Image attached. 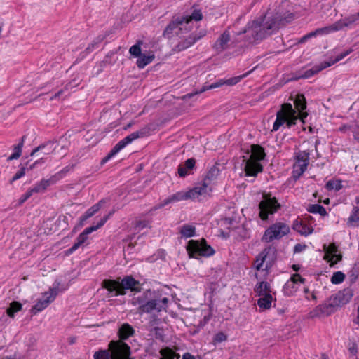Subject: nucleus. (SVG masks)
<instances>
[{
  "label": "nucleus",
  "mask_w": 359,
  "mask_h": 359,
  "mask_svg": "<svg viewBox=\"0 0 359 359\" xmlns=\"http://www.w3.org/2000/svg\"><path fill=\"white\" fill-rule=\"evenodd\" d=\"M196 159L194 158H188L184 161L183 165H180L177 172L180 177H185L188 175L191 174V171L195 168Z\"/></svg>",
  "instance_id": "5701e85b"
},
{
  "label": "nucleus",
  "mask_w": 359,
  "mask_h": 359,
  "mask_svg": "<svg viewBox=\"0 0 359 359\" xmlns=\"http://www.w3.org/2000/svg\"><path fill=\"white\" fill-rule=\"evenodd\" d=\"M294 158V165L303 168V165H304L305 169H307L309 163V153L307 151H299V152L296 153Z\"/></svg>",
  "instance_id": "cd10ccee"
},
{
  "label": "nucleus",
  "mask_w": 359,
  "mask_h": 359,
  "mask_svg": "<svg viewBox=\"0 0 359 359\" xmlns=\"http://www.w3.org/2000/svg\"><path fill=\"white\" fill-rule=\"evenodd\" d=\"M330 33V32L328 28V26L324 27L322 28H318L313 32H311L305 34L302 37H301L298 41V43H304L305 42H306L309 39H310L311 38L316 37L318 35H324V34H327Z\"/></svg>",
  "instance_id": "c85d7f7f"
},
{
  "label": "nucleus",
  "mask_w": 359,
  "mask_h": 359,
  "mask_svg": "<svg viewBox=\"0 0 359 359\" xmlns=\"http://www.w3.org/2000/svg\"><path fill=\"white\" fill-rule=\"evenodd\" d=\"M180 233L184 238H191L196 234V228L189 224H184L180 229Z\"/></svg>",
  "instance_id": "a19ab883"
},
{
  "label": "nucleus",
  "mask_w": 359,
  "mask_h": 359,
  "mask_svg": "<svg viewBox=\"0 0 359 359\" xmlns=\"http://www.w3.org/2000/svg\"><path fill=\"white\" fill-rule=\"evenodd\" d=\"M342 259V255L341 254H337V252L334 255H332V257L330 259L331 262L330 266H333L337 264Z\"/></svg>",
  "instance_id": "0e129e2a"
},
{
  "label": "nucleus",
  "mask_w": 359,
  "mask_h": 359,
  "mask_svg": "<svg viewBox=\"0 0 359 359\" xmlns=\"http://www.w3.org/2000/svg\"><path fill=\"white\" fill-rule=\"evenodd\" d=\"M290 232V227L283 222H276L265 230L262 241L269 243L279 240Z\"/></svg>",
  "instance_id": "1a4fd4ad"
},
{
  "label": "nucleus",
  "mask_w": 359,
  "mask_h": 359,
  "mask_svg": "<svg viewBox=\"0 0 359 359\" xmlns=\"http://www.w3.org/2000/svg\"><path fill=\"white\" fill-rule=\"evenodd\" d=\"M22 305L20 302L17 301L12 302L8 309H6V313L10 318H14L15 313L21 311Z\"/></svg>",
  "instance_id": "58836bf2"
},
{
  "label": "nucleus",
  "mask_w": 359,
  "mask_h": 359,
  "mask_svg": "<svg viewBox=\"0 0 359 359\" xmlns=\"http://www.w3.org/2000/svg\"><path fill=\"white\" fill-rule=\"evenodd\" d=\"M111 359H134L130 346L122 341H111L108 344Z\"/></svg>",
  "instance_id": "9b49d317"
},
{
  "label": "nucleus",
  "mask_w": 359,
  "mask_h": 359,
  "mask_svg": "<svg viewBox=\"0 0 359 359\" xmlns=\"http://www.w3.org/2000/svg\"><path fill=\"white\" fill-rule=\"evenodd\" d=\"M236 230L237 233L241 240H245L250 238V230L245 224H243L241 226H238Z\"/></svg>",
  "instance_id": "49530a36"
},
{
  "label": "nucleus",
  "mask_w": 359,
  "mask_h": 359,
  "mask_svg": "<svg viewBox=\"0 0 359 359\" xmlns=\"http://www.w3.org/2000/svg\"><path fill=\"white\" fill-rule=\"evenodd\" d=\"M187 251L189 256L192 258H196L197 256L210 257L215 252V250L207 244L205 238L190 240L187 245Z\"/></svg>",
  "instance_id": "423d86ee"
},
{
  "label": "nucleus",
  "mask_w": 359,
  "mask_h": 359,
  "mask_svg": "<svg viewBox=\"0 0 359 359\" xmlns=\"http://www.w3.org/2000/svg\"><path fill=\"white\" fill-rule=\"evenodd\" d=\"M102 287L109 292H114L111 296H123L126 294V290L140 292L142 290L141 284L132 276H126L120 282L118 279H104L102 282Z\"/></svg>",
  "instance_id": "7ed1b4c3"
},
{
  "label": "nucleus",
  "mask_w": 359,
  "mask_h": 359,
  "mask_svg": "<svg viewBox=\"0 0 359 359\" xmlns=\"http://www.w3.org/2000/svg\"><path fill=\"white\" fill-rule=\"evenodd\" d=\"M113 212H110L107 215H105L102 218L100 219V221L97 223L96 225H93L91 226L86 228L83 232H81L78 237L76 238V242L74 245L69 249L65 251L66 255H69L75 252L80 246L86 243V241L88 238V235L93 231H97L98 229L101 228L104 224L107 222L109 217L112 215Z\"/></svg>",
  "instance_id": "0eeeda50"
},
{
  "label": "nucleus",
  "mask_w": 359,
  "mask_h": 359,
  "mask_svg": "<svg viewBox=\"0 0 359 359\" xmlns=\"http://www.w3.org/2000/svg\"><path fill=\"white\" fill-rule=\"evenodd\" d=\"M272 300V295L271 294H266L264 296H261L260 298L257 299V304L260 309H269L271 306Z\"/></svg>",
  "instance_id": "c9c22d12"
},
{
  "label": "nucleus",
  "mask_w": 359,
  "mask_h": 359,
  "mask_svg": "<svg viewBox=\"0 0 359 359\" xmlns=\"http://www.w3.org/2000/svg\"><path fill=\"white\" fill-rule=\"evenodd\" d=\"M347 224L349 226H359V208L354 206L353 210L348 218Z\"/></svg>",
  "instance_id": "e433bc0d"
},
{
  "label": "nucleus",
  "mask_w": 359,
  "mask_h": 359,
  "mask_svg": "<svg viewBox=\"0 0 359 359\" xmlns=\"http://www.w3.org/2000/svg\"><path fill=\"white\" fill-rule=\"evenodd\" d=\"M228 337L226 334H224L222 332H219L214 335L212 339V343L213 344L216 345L217 344L226 341Z\"/></svg>",
  "instance_id": "6e6d98bb"
},
{
  "label": "nucleus",
  "mask_w": 359,
  "mask_h": 359,
  "mask_svg": "<svg viewBox=\"0 0 359 359\" xmlns=\"http://www.w3.org/2000/svg\"><path fill=\"white\" fill-rule=\"evenodd\" d=\"M251 72L252 71H249V72H248L245 74H243L242 75L228 79L224 81V84H226L227 86L236 85V83L240 82L242 79H243V78L246 77L247 76H248L251 73Z\"/></svg>",
  "instance_id": "09e8293b"
},
{
  "label": "nucleus",
  "mask_w": 359,
  "mask_h": 359,
  "mask_svg": "<svg viewBox=\"0 0 359 359\" xmlns=\"http://www.w3.org/2000/svg\"><path fill=\"white\" fill-rule=\"evenodd\" d=\"M206 32L201 30L198 32H192L186 38L181 39L180 41L173 46L172 51L180 53L193 46L198 41L205 36Z\"/></svg>",
  "instance_id": "ddd939ff"
},
{
  "label": "nucleus",
  "mask_w": 359,
  "mask_h": 359,
  "mask_svg": "<svg viewBox=\"0 0 359 359\" xmlns=\"http://www.w3.org/2000/svg\"><path fill=\"white\" fill-rule=\"evenodd\" d=\"M94 359H111V353L109 348L107 349H99L95 351L93 354Z\"/></svg>",
  "instance_id": "de8ad7c7"
},
{
  "label": "nucleus",
  "mask_w": 359,
  "mask_h": 359,
  "mask_svg": "<svg viewBox=\"0 0 359 359\" xmlns=\"http://www.w3.org/2000/svg\"><path fill=\"white\" fill-rule=\"evenodd\" d=\"M28 165V162H26L25 164H20V170L12 177V178L9 180V184H12L15 181L20 179L21 177L25 175V172L27 170V168Z\"/></svg>",
  "instance_id": "79ce46f5"
},
{
  "label": "nucleus",
  "mask_w": 359,
  "mask_h": 359,
  "mask_svg": "<svg viewBox=\"0 0 359 359\" xmlns=\"http://www.w3.org/2000/svg\"><path fill=\"white\" fill-rule=\"evenodd\" d=\"M280 208L281 205L276 197H271V194H264L259 203V216L262 220L266 221L270 215L277 212Z\"/></svg>",
  "instance_id": "6e6552de"
},
{
  "label": "nucleus",
  "mask_w": 359,
  "mask_h": 359,
  "mask_svg": "<svg viewBox=\"0 0 359 359\" xmlns=\"http://www.w3.org/2000/svg\"><path fill=\"white\" fill-rule=\"evenodd\" d=\"M154 332L155 337L157 339H160L161 341L164 340V334L161 329H160L159 327H155Z\"/></svg>",
  "instance_id": "69168bd1"
},
{
  "label": "nucleus",
  "mask_w": 359,
  "mask_h": 359,
  "mask_svg": "<svg viewBox=\"0 0 359 359\" xmlns=\"http://www.w3.org/2000/svg\"><path fill=\"white\" fill-rule=\"evenodd\" d=\"M56 144L57 142L55 141H48L43 144L44 146V154L48 155L53 153L56 149Z\"/></svg>",
  "instance_id": "864d4df0"
},
{
  "label": "nucleus",
  "mask_w": 359,
  "mask_h": 359,
  "mask_svg": "<svg viewBox=\"0 0 359 359\" xmlns=\"http://www.w3.org/2000/svg\"><path fill=\"white\" fill-rule=\"evenodd\" d=\"M255 292L257 296H264L266 294H271L270 284L266 281H261L256 284L255 287Z\"/></svg>",
  "instance_id": "f704fd0d"
},
{
  "label": "nucleus",
  "mask_w": 359,
  "mask_h": 359,
  "mask_svg": "<svg viewBox=\"0 0 359 359\" xmlns=\"http://www.w3.org/2000/svg\"><path fill=\"white\" fill-rule=\"evenodd\" d=\"M135 334L134 328L128 323H123L118 329V336L119 341H123Z\"/></svg>",
  "instance_id": "bb28decb"
},
{
  "label": "nucleus",
  "mask_w": 359,
  "mask_h": 359,
  "mask_svg": "<svg viewBox=\"0 0 359 359\" xmlns=\"http://www.w3.org/2000/svg\"><path fill=\"white\" fill-rule=\"evenodd\" d=\"M189 19V22L191 20L196 22L200 21L203 19V14L200 9H194L190 16H186Z\"/></svg>",
  "instance_id": "4d7b16f0"
},
{
  "label": "nucleus",
  "mask_w": 359,
  "mask_h": 359,
  "mask_svg": "<svg viewBox=\"0 0 359 359\" xmlns=\"http://www.w3.org/2000/svg\"><path fill=\"white\" fill-rule=\"evenodd\" d=\"M168 303V298L163 297L162 292L158 290H147L140 296L133 299L134 305L139 304V312L146 313L166 311Z\"/></svg>",
  "instance_id": "f257e3e1"
},
{
  "label": "nucleus",
  "mask_w": 359,
  "mask_h": 359,
  "mask_svg": "<svg viewBox=\"0 0 359 359\" xmlns=\"http://www.w3.org/2000/svg\"><path fill=\"white\" fill-rule=\"evenodd\" d=\"M106 203L105 199L99 201L97 203L89 208L79 218V227H82L88 219L95 215Z\"/></svg>",
  "instance_id": "4be33fe9"
},
{
  "label": "nucleus",
  "mask_w": 359,
  "mask_h": 359,
  "mask_svg": "<svg viewBox=\"0 0 359 359\" xmlns=\"http://www.w3.org/2000/svg\"><path fill=\"white\" fill-rule=\"evenodd\" d=\"M353 51V49L350 48L348 50H345L344 52L338 55L334 59L330 60L328 62H329V63H330V66H332V65L335 64L336 62L340 61L341 60L344 59L345 57L348 55Z\"/></svg>",
  "instance_id": "5fc2aeb1"
},
{
  "label": "nucleus",
  "mask_w": 359,
  "mask_h": 359,
  "mask_svg": "<svg viewBox=\"0 0 359 359\" xmlns=\"http://www.w3.org/2000/svg\"><path fill=\"white\" fill-rule=\"evenodd\" d=\"M184 23H189V19L187 17L173 18L165 28L163 32V36L168 39H171L175 33L177 34L179 30L182 29L181 26Z\"/></svg>",
  "instance_id": "4468645a"
},
{
  "label": "nucleus",
  "mask_w": 359,
  "mask_h": 359,
  "mask_svg": "<svg viewBox=\"0 0 359 359\" xmlns=\"http://www.w3.org/2000/svg\"><path fill=\"white\" fill-rule=\"evenodd\" d=\"M329 67H330V63H329L328 61H324L321 62L320 65L314 66L311 69L306 70L302 69V74H301L300 77H303V79L311 78L315 74H317L320 71Z\"/></svg>",
  "instance_id": "a878e982"
},
{
  "label": "nucleus",
  "mask_w": 359,
  "mask_h": 359,
  "mask_svg": "<svg viewBox=\"0 0 359 359\" xmlns=\"http://www.w3.org/2000/svg\"><path fill=\"white\" fill-rule=\"evenodd\" d=\"M342 187V181L339 180H330L325 184V188L328 191H339Z\"/></svg>",
  "instance_id": "37998d69"
},
{
  "label": "nucleus",
  "mask_w": 359,
  "mask_h": 359,
  "mask_svg": "<svg viewBox=\"0 0 359 359\" xmlns=\"http://www.w3.org/2000/svg\"><path fill=\"white\" fill-rule=\"evenodd\" d=\"M294 107L297 110L299 111V116L304 123V118H305L308 114L303 111L306 109V101L303 94H298L294 100Z\"/></svg>",
  "instance_id": "393cba45"
},
{
  "label": "nucleus",
  "mask_w": 359,
  "mask_h": 359,
  "mask_svg": "<svg viewBox=\"0 0 359 359\" xmlns=\"http://www.w3.org/2000/svg\"><path fill=\"white\" fill-rule=\"evenodd\" d=\"M118 152H119V151H118V149L115 147H114L111 149V151L108 153V154L102 159L100 164L101 165L105 164L107 162H108L112 157H114Z\"/></svg>",
  "instance_id": "052dcab7"
},
{
  "label": "nucleus",
  "mask_w": 359,
  "mask_h": 359,
  "mask_svg": "<svg viewBox=\"0 0 359 359\" xmlns=\"http://www.w3.org/2000/svg\"><path fill=\"white\" fill-rule=\"evenodd\" d=\"M354 139L359 142V126L355 125L351 128Z\"/></svg>",
  "instance_id": "774afa93"
},
{
  "label": "nucleus",
  "mask_w": 359,
  "mask_h": 359,
  "mask_svg": "<svg viewBox=\"0 0 359 359\" xmlns=\"http://www.w3.org/2000/svg\"><path fill=\"white\" fill-rule=\"evenodd\" d=\"M224 84V81H223L222 80H220L219 81L212 83L210 85H205L200 90H198L197 91H195L194 93H187V95H185L184 96V99L191 98V97H194V95L202 93L208 90L219 88Z\"/></svg>",
  "instance_id": "473e14b6"
},
{
  "label": "nucleus",
  "mask_w": 359,
  "mask_h": 359,
  "mask_svg": "<svg viewBox=\"0 0 359 359\" xmlns=\"http://www.w3.org/2000/svg\"><path fill=\"white\" fill-rule=\"evenodd\" d=\"M338 251V248L335 245V243H331L327 248L326 252L327 254L334 255Z\"/></svg>",
  "instance_id": "338daca9"
},
{
  "label": "nucleus",
  "mask_w": 359,
  "mask_h": 359,
  "mask_svg": "<svg viewBox=\"0 0 359 359\" xmlns=\"http://www.w3.org/2000/svg\"><path fill=\"white\" fill-rule=\"evenodd\" d=\"M359 20V12L345 17L334 24L328 26L330 33L343 29L344 27H347L355 23Z\"/></svg>",
  "instance_id": "f3484780"
},
{
  "label": "nucleus",
  "mask_w": 359,
  "mask_h": 359,
  "mask_svg": "<svg viewBox=\"0 0 359 359\" xmlns=\"http://www.w3.org/2000/svg\"><path fill=\"white\" fill-rule=\"evenodd\" d=\"M149 133V129L147 128H144L140 129V130L133 132L130 135L125 137L123 139L120 140L114 147L118 149V151L122 150L127 145L132 143L134 140L144 137Z\"/></svg>",
  "instance_id": "dca6fc26"
},
{
  "label": "nucleus",
  "mask_w": 359,
  "mask_h": 359,
  "mask_svg": "<svg viewBox=\"0 0 359 359\" xmlns=\"http://www.w3.org/2000/svg\"><path fill=\"white\" fill-rule=\"evenodd\" d=\"M266 157L264 149L259 144H253L251 145V156L250 158H252L256 161H261Z\"/></svg>",
  "instance_id": "c756f323"
},
{
  "label": "nucleus",
  "mask_w": 359,
  "mask_h": 359,
  "mask_svg": "<svg viewBox=\"0 0 359 359\" xmlns=\"http://www.w3.org/2000/svg\"><path fill=\"white\" fill-rule=\"evenodd\" d=\"M300 118L297 115L295 109L290 103H284L281 109L276 113V118L273 125L272 131H277L280 126L286 123L287 128H290L296 124L297 119Z\"/></svg>",
  "instance_id": "20e7f679"
},
{
  "label": "nucleus",
  "mask_w": 359,
  "mask_h": 359,
  "mask_svg": "<svg viewBox=\"0 0 359 359\" xmlns=\"http://www.w3.org/2000/svg\"><path fill=\"white\" fill-rule=\"evenodd\" d=\"M230 33L225 30L217 39L213 45V48L218 53L224 50L227 48V43L230 41Z\"/></svg>",
  "instance_id": "b1692460"
},
{
  "label": "nucleus",
  "mask_w": 359,
  "mask_h": 359,
  "mask_svg": "<svg viewBox=\"0 0 359 359\" xmlns=\"http://www.w3.org/2000/svg\"><path fill=\"white\" fill-rule=\"evenodd\" d=\"M307 211L313 214H319L322 217L327 215L325 208L320 204L309 205Z\"/></svg>",
  "instance_id": "ea45409f"
},
{
  "label": "nucleus",
  "mask_w": 359,
  "mask_h": 359,
  "mask_svg": "<svg viewBox=\"0 0 359 359\" xmlns=\"http://www.w3.org/2000/svg\"><path fill=\"white\" fill-rule=\"evenodd\" d=\"M142 44V41H137V43L130 48L129 53L131 55L137 57L140 56L141 53V45Z\"/></svg>",
  "instance_id": "3c124183"
},
{
  "label": "nucleus",
  "mask_w": 359,
  "mask_h": 359,
  "mask_svg": "<svg viewBox=\"0 0 359 359\" xmlns=\"http://www.w3.org/2000/svg\"><path fill=\"white\" fill-rule=\"evenodd\" d=\"M138 59L137 60L136 64L138 68L143 69L144 67H146L147 65L150 64L153 60L154 59V55H147L145 54H141L140 56L137 57Z\"/></svg>",
  "instance_id": "4c0bfd02"
},
{
  "label": "nucleus",
  "mask_w": 359,
  "mask_h": 359,
  "mask_svg": "<svg viewBox=\"0 0 359 359\" xmlns=\"http://www.w3.org/2000/svg\"><path fill=\"white\" fill-rule=\"evenodd\" d=\"M59 285V283H57L56 284L55 283L53 287H50L49 292H46L43 294L42 298L38 299L36 304L32 307L31 312L32 314L36 315L39 312L42 311L55 300V297L58 294Z\"/></svg>",
  "instance_id": "9d476101"
},
{
  "label": "nucleus",
  "mask_w": 359,
  "mask_h": 359,
  "mask_svg": "<svg viewBox=\"0 0 359 359\" xmlns=\"http://www.w3.org/2000/svg\"><path fill=\"white\" fill-rule=\"evenodd\" d=\"M219 172L220 170L216 165H212L207 172L201 186L187 191V192H190V199H194L200 195H209L212 191V182L216 180Z\"/></svg>",
  "instance_id": "39448f33"
},
{
  "label": "nucleus",
  "mask_w": 359,
  "mask_h": 359,
  "mask_svg": "<svg viewBox=\"0 0 359 359\" xmlns=\"http://www.w3.org/2000/svg\"><path fill=\"white\" fill-rule=\"evenodd\" d=\"M279 29V23L276 18H269L263 25L258 20H253L247 24L246 27L238 34L249 33L255 41L262 40L273 34Z\"/></svg>",
  "instance_id": "f03ea898"
},
{
  "label": "nucleus",
  "mask_w": 359,
  "mask_h": 359,
  "mask_svg": "<svg viewBox=\"0 0 359 359\" xmlns=\"http://www.w3.org/2000/svg\"><path fill=\"white\" fill-rule=\"evenodd\" d=\"M293 229L304 236L311 234L313 231L312 227L308 226L307 224L302 221L299 222L297 219L294 222Z\"/></svg>",
  "instance_id": "2f4dec72"
},
{
  "label": "nucleus",
  "mask_w": 359,
  "mask_h": 359,
  "mask_svg": "<svg viewBox=\"0 0 359 359\" xmlns=\"http://www.w3.org/2000/svg\"><path fill=\"white\" fill-rule=\"evenodd\" d=\"M26 139V135H23L20 142L13 146V152L7 158V161H11L15 159H18L20 157L22 154V147L24 146V143Z\"/></svg>",
  "instance_id": "72a5a7b5"
},
{
  "label": "nucleus",
  "mask_w": 359,
  "mask_h": 359,
  "mask_svg": "<svg viewBox=\"0 0 359 359\" xmlns=\"http://www.w3.org/2000/svg\"><path fill=\"white\" fill-rule=\"evenodd\" d=\"M118 152H119V151H118V149L115 147H114L111 149V151L108 153V154L102 159L100 164L101 165L105 164L107 162H108L112 157H114Z\"/></svg>",
  "instance_id": "680f3d73"
},
{
  "label": "nucleus",
  "mask_w": 359,
  "mask_h": 359,
  "mask_svg": "<svg viewBox=\"0 0 359 359\" xmlns=\"http://www.w3.org/2000/svg\"><path fill=\"white\" fill-rule=\"evenodd\" d=\"M276 259V250L273 247L264 248L256 257L255 269L259 271L266 262V269L269 270Z\"/></svg>",
  "instance_id": "f8f14e48"
},
{
  "label": "nucleus",
  "mask_w": 359,
  "mask_h": 359,
  "mask_svg": "<svg viewBox=\"0 0 359 359\" xmlns=\"http://www.w3.org/2000/svg\"><path fill=\"white\" fill-rule=\"evenodd\" d=\"M190 199V192H187L185 191H177L172 195H170L166 198H165L163 201H162L158 204H156L157 208L161 209L164 208L165 206L175 203L181 201H184Z\"/></svg>",
  "instance_id": "6ab92c4d"
},
{
  "label": "nucleus",
  "mask_w": 359,
  "mask_h": 359,
  "mask_svg": "<svg viewBox=\"0 0 359 359\" xmlns=\"http://www.w3.org/2000/svg\"><path fill=\"white\" fill-rule=\"evenodd\" d=\"M244 171L248 177H257L258 173L263 171V165L260 162L254 161L252 158H248L245 160Z\"/></svg>",
  "instance_id": "412c9836"
},
{
  "label": "nucleus",
  "mask_w": 359,
  "mask_h": 359,
  "mask_svg": "<svg viewBox=\"0 0 359 359\" xmlns=\"http://www.w3.org/2000/svg\"><path fill=\"white\" fill-rule=\"evenodd\" d=\"M306 279L302 278L299 273L292 275L283 286V292L285 295L291 297L297 292L299 283H304Z\"/></svg>",
  "instance_id": "a211bd4d"
},
{
  "label": "nucleus",
  "mask_w": 359,
  "mask_h": 359,
  "mask_svg": "<svg viewBox=\"0 0 359 359\" xmlns=\"http://www.w3.org/2000/svg\"><path fill=\"white\" fill-rule=\"evenodd\" d=\"M345 277V274L341 271L334 272L331 278V283L334 285L340 284L344 280Z\"/></svg>",
  "instance_id": "8fccbe9b"
},
{
  "label": "nucleus",
  "mask_w": 359,
  "mask_h": 359,
  "mask_svg": "<svg viewBox=\"0 0 359 359\" xmlns=\"http://www.w3.org/2000/svg\"><path fill=\"white\" fill-rule=\"evenodd\" d=\"M118 152H119V151H118V149L115 147H114L111 149V151L108 153V154L102 159L100 164L101 165L105 164L107 162H108L112 157H114Z\"/></svg>",
  "instance_id": "bf43d9fd"
},
{
  "label": "nucleus",
  "mask_w": 359,
  "mask_h": 359,
  "mask_svg": "<svg viewBox=\"0 0 359 359\" xmlns=\"http://www.w3.org/2000/svg\"><path fill=\"white\" fill-rule=\"evenodd\" d=\"M46 159H47L46 158H41L35 161L32 164H29V161H27V162H28V165H27V170H32L35 168H37L39 165H41L43 163H45V162L46 161Z\"/></svg>",
  "instance_id": "13d9d810"
},
{
  "label": "nucleus",
  "mask_w": 359,
  "mask_h": 359,
  "mask_svg": "<svg viewBox=\"0 0 359 359\" xmlns=\"http://www.w3.org/2000/svg\"><path fill=\"white\" fill-rule=\"evenodd\" d=\"M161 355L165 359H179L180 355L174 352L170 348L166 347L160 351Z\"/></svg>",
  "instance_id": "c03bdc74"
},
{
  "label": "nucleus",
  "mask_w": 359,
  "mask_h": 359,
  "mask_svg": "<svg viewBox=\"0 0 359 359\" xmlns=\"http://www.w3.org/2000/svg\"><path fill=\"white\" fill-rule=\"evenodd\" d=\"M337 308L334 302L330 300V302H325L316 306L309 312V316L312 318L328 316L333 313Z\"/></svg>",
  "instance_id": "2eb2a0df"
},
{
  "label": "nucleus",
  "mask_w": 359,
  "mask_h": 359,
  "mask_svg": "<svg viewBox=\"0 0 359 359\" xmlns=\"http://www.w3.org/2000/svg\"><path fill=\"white\" fill-rule=\"evenodd\" d=\"M348 276L351 284L355 283L359 276V266L358 263H355L352 269L348 272Z\"/></svg>",
  "instance_id": "a18cd8bd"
},
{
  "label": "nucleus",
  "mask_w": 359,
  "mask_h": 359,
  "mask_svg": "<svg viewBox=\"0 0 359 359\" xmlns=\"http://www.w3.org/2000/svg\"><path fill=\"white\" fill-rule=\"evenodd\" d=\"M353 297V291L350 288H346L338 292L335 295L330 298L337 307L346 304L350 302Z\"/></svg>",
  "instance_id": "aec40b11"
},
{
  "label": "nucleus",
  "mask_w": 359,
  "mask_h": 359,
  "mask_svg": "<svg viewBox=\"0 0 359 359\" xmlns=\"http://www.w3.org/2000/svg\"><path fill=\"white\" fill-rule=\"evenodd\" d=\"M33 193L31 191L30 189H28L27 191L22 194L18 202V205H22L27 199H29L32 196Z\"/></svg>",
  "instance_id": "e2e57ef3"
},
{
  "label": "nucleus",
  "mask_w": 359,
  "mask_h": 359,
  "mask_svg": "<svg viewBox=\"0 0 359 359\" xmlns=\"http://www.w3.org/2000/svg\"><path fill=\"white\" fill-rule=\"evenodd\" d=\"M107 35H99L90 43L85 50L81 53L80 55L82 58L86 57V55L93 52L95 49L99 47V45L105 39Z\"/></svg>",
  "instance_id": "7c9ffc66"
},
{
  "label": "nucleus",
  "mask_w": 359,
  "mask_h": 359,
  "mask_svg": "<svg viewBox=\"0 0 359 359\" xmlns=\"http://www.w3.org/2000/svg\"><path fill=\"white\" fill-rule=\"evenodd\" d=\"M306 170L305 169V165H303V168L297 167L296 165H293V170L292 172V176L294 181L298 180L300 177L304 174V172Z\"/></svg>",
  "instance_id": "603ef678"
}]
</instances>
